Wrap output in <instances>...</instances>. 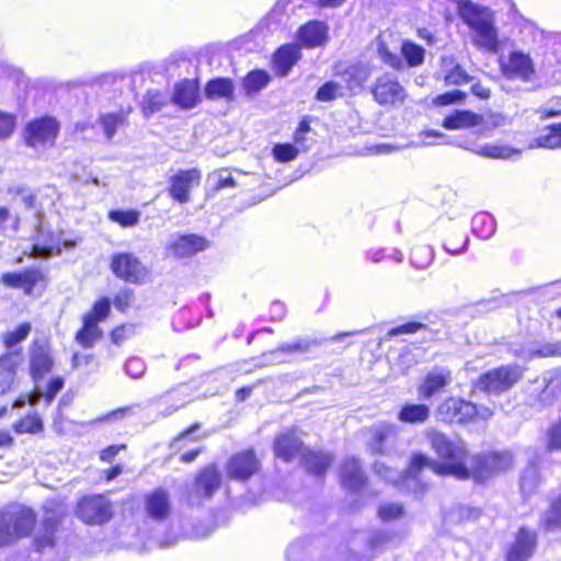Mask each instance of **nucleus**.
Here are the masks:
<instances>
[{
  "label": "nucleus",
  "instance_id": "nucleus-1",
  "mask_svg": "<svg viewBox=\"0 0 561 561\" xmlns=\"http://www.w3.org/2000/svg\"><path fill=\"white\" fill-rule=\"evenodd\" d=\"M428 439L440 461L423 454H415L412 456L404 476L381 461L374 463L375 473L389 483H397L401 478L404 484H416L419 474L424 469L438 476H453L460 480L472 477L476 481L483 482L491 476L508 470L513 466V455L505 450L477 455L472 458L471 468H468L466 465L468 450L463 442L453 440L438 432H432Z\"/></svg>",
  "mask_w": 561,
  "mask_h": 561
},
{
  "label": "nucleus",
  "instance_id": "nucleus-2",
  "mask_svg": "<svg viewBox=\"0 0 561 561\" xmlns=\"http://www.w3.org/2000/svg\"><path fill=\"white\" fill-rule=\"evenodd\" d=\"M69 516L68 506L61 500L47 501L42 506L39 528L31 541L34 552L43 554L58 548L59 534L64 529V522Z\"/></svg>",
  "mask_w": 561,
  "mask_h": 561
},
{
  "label": "nucleus",
  "instance_id": "nucleus-3",
  "mask_svg": "<svg viewBox=\"0 0 561 561\" xmlns=\"http://www.w3.org/2000/svg\"><path fill=\"white\" fill-rule=\"evenodd\" d=\"M37 524V514L31 507H21L16 512L0 511V548L28 538Z\"/></svg>",
  "mask_w": 561,
  "mask_h": 561
},
{
  "label": "nucleus",
  "instance_id": "nucleus-4",
  "mask_svg": "<svg viewBox=\"0 0 561 561\" xmlns=\"http://www.w3.org/2000/svg\"><path fill=\"white\" fill-rule=\"evenodd\" d=\"M75 515L87 526H103L114 517V504L104 493L84 494L77 500Z\"/></svg>",
  "mask_w": 561,
  "mask_h": 561
},
{
  "label": "nucleus",
  "instance_id": "nucleus-5",
  "mask_svg": "<svg viewBox=\"0 0 561 561\" xmlns=\"http://www.w3.org/2000/svg\"><path fill=\"white\" fill-rule=\"evenodd\" d=\"M108 267L117 279L127 284L140 286L151 279L150 268L133 252L113 253Z\"/></svg>",
  "mask_w": 561,
  "mask_h": 561
},
{
  "label": "nucleus",
  "instance_id": "nucleus-6",
  "mask_svg": "<svg viewBox=\"0 0 561 561\" xmlns=\"http://www.w3.org/2000/svg\"><path fill=\"white\" fill-rule=\"evenodd\" d=\"M0 283L4 287L22 290L25 296H34L36 290L39 295L46 290L49 278L44 268L28 266L2 273L0 275Z\"/></svg>",
  "mask_w": 561,
  "mask_h": 561
},
{
  "label": "nucleus",
  "instance_id": "nucleus-7",
  "mask_svg": "<svg viewBox=\"0 0 561 561\" xmlns=\"http://www.w3.org/2000/svg\"><path fill=\"white\" fill-rule=\"evenodd\" d=\"M60 133V123L53 115H42L28 121L23 128V141L33 149L53 147Z\"/></svg>",
  "mask_w": 561,
  "mask_h": 561
},
{
  "label": "nucleus",
  "instance_id": "nucleus-8",
  "mask_svg": "<svg viewBox=\"0 0 561 561\" xmlns=\"http://www.w3.org/2000/svg\"><path fill=\"white\" fill-rule=\"evenodd\" d=\"M522 376L523 368L519 365L501 366L480 375L473 386L483 392L500 393L512 388Z\"/></svg>",
  "mask_w": 561,
  "mask_h": 561
},
{
  "label": "nucleus",
  "instance_id": "nucleus-9",
  "mask_svg": "<svg viewBox=\"0 0 561 561\" xmlns=\"http://www.w3.org/2000/svg\"><path fill=\"white\" fill-rule=\"evenodd\" d=\"M55 367L49 339H34L28 345L27 371L34 383L50 374Z\"/></svg>",
  "mask_w": 561,
  "mask_h": 561
},
{
  "label": "nucleus",
  "instance_id": "nucleus-10",
  "mask_svg": "<svg viewBox=\"0 0 561 561\" xmlns=\"http://www.w3.org/2000/svg\"><path fill=\"white\" fill-rule=\"evenodd\" d=\"M328 339L296 336L291 341L279 344L275 350L263 354L266 364L288 363L294 356L309 354L314 347L322 345Z\"/></svg>",
  "mask_w": 561,
  "mask_h": 561
},
{
  "label": "nucleus",
  "instance_id": "nucleus-11",
  "mask_svg": "<svg viewBox=\"0 0 561 561\" xmlns=\"http://www.w3.org/2000/svg\"><path fill=\"white\" fill-rule=\"evenodd\" d=\"M23 360V348L0 354V398L15 390L19 385V370Z\"/></svg>",
  "mask_w": 561,
  "mask_h": 561
},
{
  "label": "nucleus",
  "instance_id": "nucleus-12",
  "mask_svg": "<svg viewBox=\"0 0 561 561\" xmlns=\"http://www.w3.org/2000/svg\"><path fill=\"white\" fill-rule=\"evenodd\" d=\"M374 100L382 106L400 105L407 98L404 88L392 73H383L377 78L371 88Z\"/></svg>",
  "mask_w": 561,
  "mask_h": 561
},
{
  "label": "nucleus",
  "instance_id": "nucleus-13",
  "mask_svg": "<svg viewBox=\"0 0 561 561\" xmlns=\"http://www.w3.org/2000/svg\"><path fill=\"white\" fill-rule=\"evenodd\" d=\"M201 180L202 173L196 168L179 170L169 179L168 193L179 204H186L192 190L199 186Z\"/></svg>",
  "mask_w": 561,
  "mask_h": 561
},
{
  "label": "nucleus",
  "instance_id": "nucleus-14",
  "mask_svg": "<svg viewBox=\"0 0 561 561\" xmlns=\"http://www.w3.org/2000/svg\"><path fill=\"white\" fill-rule=\"evenodd\" d=\"M260 468L261 463L255 451L253 449H247L236 453L230 457L226 466V471L228 478L244 482L259 472Z\"/></svg>",
  "mask_w": 561,
  "mask_h": 561
},
{
  "label": "nucleus",
  "instance_id": "nucleus-15",
  "mask_svg": "<svg viewBox=\"0 0 561 561\" xmlns=\"http://www.w3.org/2000/svg\"><path fill=\"white\" fill-rule=\"evenodd\" d=\"M477 414V405L459 398H449L438 407V415L446 423H466Z\"/></svg>",
  "mask_w": 561,
  "mask_h": 561
},
{
  "label": "nucleus",
  "instance_id": "nucleus-16",
  "mask_svg": "<svg viewBox=\"0 0 561 561\" xmlns=\"http://www.w3.org/2000/svg\"><path fill=\"white\" fill-rule=\"evenodd\" d=\"M144 507L147 516L156 522H165L172 515L170 494L163 488H154L145 494Z\"/></svg>",
  "mask_w": 561,
  "mask_h": 561
},
{
  "label": "nucleus",
  "instance_id": "nucleus-17",
  "mask_svg": "<svg viewBox=\"0 0 561 561\" xmlns=\"http://www.w3.org/2000/svg\"><path fill=\"white\" fill-rule=\"evenodd\" d=\"M501 67L507 80L519 78L522 81L527 82L535 73L530 56L519 50L512 51L507 60L501 62Z\"/></svg>",
  "mask_w": 561,
  "mask_h": 561
},
{
  "label": "nucleus",
  "instance_id": "nucleus-18",
  "mask_svg": "<svg viewBox=\"0 0 561 561\" xmlns=\"http://www.w3.org/2000/svg\"><path fill=\"white\" fill-rule=\"evenodd\" d=\"M459 146L486 159L513 160L518 159L522 150L506 145L483 144L479 145L470 140H462Z\"/></svg>",
  "mask_w": 561,
  "mask_h": 561
},
{
  "label": "nucleus",
  "instance_id": "nucleus-19",
  "mask_svg": "<svg viewBox=\"0 0 561 561\" xmlns=\"http://www.w3.org/2000/svg\"><path fill=\"white\" fill-rule=\"evenodd\" d=\"M537 546L536 531L520 527L515 540L506 553V561H527L535 552Z\"/></svg>",
  "mask_w": 561,
  "mask_h": 561
},
{
  "label": "nucleus",
  "instance_id": "nucleus-20",
  "mask_svg": "<svg viewBox=\"0 0 561 561\" xmlns=\"http://www.w3.org/2000/svg\"><path fill=\"white\" fill-rule=\"evenodd\" d=\"M273 449L277 459L284 462H290L298 455L304 454V444L296 432L286 431L275 437Z\"/></svg>",
  "mask_w": 561,
  "mask_h": 561
},
{
  "label": "nucleus",
  "instance_id": "nucleus-21",
  "mask_svg": "<svg viewBox=\"0 0 561 561\" xmlns=\"http://www.w3.org/2000/svg\"><path fill=\"white\" fill-rule=\"evenodd\" d=\"M297 36L305 47H319L329 39V26L323 21L312 20L298 28Z\"/></svg>",
  "mask_w": 561,
  "mask_h": 561
},
{
  "label": "nucleus",
  "instance_id": "nucleus-22",
  "mask_svg": "<svg viewBox=\"0 0 561 561\" xmlns=\"http://www.w3.org/2000/svg\"><path fill=\"white\" fill-rule=\"evenodd\" d=\"M301 58L300 47L296 44H285L275 50L272 66L278 77H286Z\"/></svg>",
  "mask_w": 561,
  "mask_h": 561
},
{
  "label": "nucleus",
  "instance_id": "nucleus-23",
  "mask_svg": "<svg viewBox=\"0 0 561 561\" xmlns=\"http://www.w3.org/2000/svg\"><path fill=\"white\" fill-rule=\"evenodd\" d=\"M340 479L344 489L359 491L366 483L360 461L355 457L346 458L340 469Z\"/></svg>",
  "mask_w": 561,
  "mask_h": 561
},
{
  "label": "nucleus",
  "instance_id": "nucleus-24",
  "mask_svg": "<svg viewBox=\"0 0 561 561\" xmlns=\"http://www.w3.org/2000/svg\"><path fill=\"white\" fill-rule=\"evenodd\" d=\"M548 507L540 517V526L547 533L561 530V492L549 494Z\"/></svg>",
  "mask_w": 561,
  "mask_h": 561
},
{
  "label": "nucleus",
  "instance_id": "nucleus-25",
  "mask_svg": "<svg viewBox=\"0 0 561 561\" xmlns=\"http://www.w3.org/2000/svg\"><path fill=\"white\" fill-rule=\"evenodd\" d=\"M450 373L445 368H436L428 373L419 387V396L422 399H430L450 382Z\"/></svg>",
  "mask_w": 561,
  "mask_h": 561
},
{
  "label": "nucleus",
  "instance_id": "nucleus-26",
  "mask_svg": "<svg viewBox=\"0 0 561 561\" xmlns=\"http://www.w3.org/2000/svg\"><path fill=\"white\" fill-rule=\"evenodd\" d=\"M459 15L462 21L471 28L476 30L486 21L493 19L490 9L478 5L471 1H465L459 4Z\"/></svg>",
  "mask_w": 561,
  "mask_h": 561
},
{
  "label": "nucleus",
  "instance_id": "nucleus-27",
  "mask_svg": "<svg viewBox=\"0 0 561 561\" xmlns=\"http://www.w3.org/2000/svg\"><path fill=\"white\" fill-rule=\"evenodd\" d=\"M207 240L196 234L178 237L171 244L172 253L178 257H187L207 248Z\"/></svg>",
  "mask_w": 561,
  "mask_h": 561
},
{
  "label": "nucleus",
  "instance_id": "nucleus-28",
  "mask_svg": "<svg viewBox=\"0 0 561 561\" xmlns=\"http://www.w3.org/2000/svg\"><path fill=\"white\" fill-rule=\"evenodd\" d=\"M333 462V456L324 451L307 450L301 455V463L312 476H323Z\"/></svg>",
  "mask_w": 561,
  "mask_h": 561
},
{
  "label": "nucleus",
  "instance_id": "nucleus-29",
  "mask_svg": "<svg viewBox=\"0 0 561 561\" xmlns=\"http://www.w3.org/2000/svg\"><path fill=\"white\" fill-rule=\"evenodd\" d=\"M272 77L268 71L264 69H253L249 71L241 80V89L245 96L253 98L264 90Z\"/></svg>",
  "mask_w": 561,
  "mask_h": 561
},
{
  "label": "nucleus",
  "instance_id": "nucleus-30",
  "mask_svg": "<svg viewBox=\"0 0 561 561\" xmlns=\"http://www.w3.org/2000/svg\"><path fill=\"white\" fill-rule=\"evenodd\" d=\"M482 121L483 117L474 112L456 110L444 118L443 127L449 130L479 127Z\"/></svg>",
  "mask_w": 561,
  "mask_h": 561
},
{
  "label": "nucleus",
  "instance_id": "nucleus-31",
  "mask_svg": "<svg viewBox=\"0 0 561 561\" xmlns=\"http://www.w3.org/2000/svg\"><path fill=\"white\" fill-rule=\"evenodd\" d=\"M171 100L182 108L193 107L198 101V85L192 80L178 82Z\"/></svg>",
  "mask_w": 561,
  "mask_h": 561
},
{
  "label": "nucleus",
  "instance_id": "nucleus-32",
  "mask_svg": "<svg viewBox=\"0 0 561 561\" xmlns=\"http://www.w3.org/2000/svg\"><path fill=\"white\" fill-rule=\"evenodd\" d=\"M369 440L367 443L368 449L373 454H385L386 448L385 444L388 442L392 436L396 435V427L390 424H376L369 428Z\"/></svg>",
  "mask_w": 561,
  "mask_h": 561
},
{
  "label": "nucleus",
  "instance_id": "nucleus-33",
  "mask_svg": "<svg viewBox=\"0 0 561 561\" xmlns=\"http://www.w3.org/2000/svg\"><path fill=\"white\" fill-rule=\"evenodd\" d=\"M337 75L346 84V89L354 91L360 89L364 82H366L369 77V69L363 64H353L343 71H339Z\"/></svg>",
  "mask_w": 561,
  "mask_h": 561
},
{
  "label": "nucleus",
  "instance_id": "nucleus-34",
  "mask_svg": "<svg viewBox=\"0 0 561 561\" xmlns=\"http://www.w3.org/2000/svg\"><path fill=\"white\" fill-rule=\"evenodd\" d=\"M82 325L77 332L75 333V341L84 350L92 348L98 341H100L103 337V331L102 329L81 318Z\"/></svg>",
  "mask_w": 561,
  "mask_h": 561
},
{
  "label": "nucleus",
  "instance_id": "nucleus-35",
  "mask_svg": "<svg viewBox=\"0 0 561 561\" xmlns=\"http://www.w3.org/2000/svg\"><path fill=\"white\" fill-rule=\"evenodd\" d=\"M187 496L195 500H206L210 496V467L206 466L194 476Z\"/></svg>",
  "mask_w": 561,
  "mask_h": 561
},
{
  "label": "nucleus",
  "instance_id": "nucleus-36",
  "mask_svg": "<svg viewBox=\"0 0 561 561\" xmlns=\"http://www.w3.org/2000/svg\"><path fill=\"white\" fill-rule=\"evenodd\" d=\"M12 430L18 435H34L44 431V422L38 412L32 411L19 417L12 424Z\"/></svg>",
  "mask_w": 561,
  "mask_h": 561
},
{
  "label": "nucleus",
  "instance_id": "nucleus-37",
  "mask_svg": "<svg viewBox=\"0 0 561 561\" xmlns=\"http://www.w3.org/2000/svg\"><path fill=\"white\" fill-rule=\"evenodd\" d=\"M32 331V324L27 321L19 323L13 330L7 331L1 335V344L4 352L14 351L20 343L24 342Z\"/></svg>",
  "mask_w": 561,
  "mask_h": 561
},
{
  "label": "nucleus",
  "instance_id": "nucleus-38",
  "mask_svg": "<svg viewBox=\"0 0 561 561\" xmlns=\"http://www.w3.org/2000/svg\"><path fill=\"white\" fill-rule=\"evenodd\" d=\"M471 229L474 236L488 240L495 233L496 222L489 213H478L471 219Z\"/></svg>",
  "mask_w": 561,
  "mask_h": 561
},
{
  "label": "nucleus",
  "instance_id": "nucleus-39",
  "mask_svg": "<svg viewBox=\"0 0 561 561\" xmlns=\"http://www.w3.org/2000/svg\"><path fill=\"white\" fill-rule=\"evenodd\" d=\"M474 43L486 50H496L497 32L493 19L474 30Z\"/></svg>",
  "mask_w": 561,
  "mask_h": 561
},
{
  "label": "nucleus",
  "instance_id": "nucleus-40",
  "mask_svg": "<svg viewBox=\"0 0 561 561\" xmlns=\"http://www.w3.org/2000/svg\"><path fill=\"white\" fill-rule=\"evenodd\" d=\"M141 213L136 208H114L107 211L110 221L123 229L135 227L140 221Z\"/></svg>",
  "mask_w": 561,
  "mask_h": 561
},
{
  "label": "nucleus",
  "instance_id": "nucleus-41",
  "mask_svg": "<svg viewBox=\"0 0 561 561\" xmlns=\"http://www.w3.org/2000/svg\"><path fill=\"white\" fill-rule=\"evenodd\" d=\"M169 102V99L165 94H163L159 90H147L142 102L140 103V108L142 114L146 117L153 115L154 113L161 111Z\"/></svg>",
  "mask_w": 561,
  "mask_h": 561
},
{
  "label": "nucleus",
  "instance_id": "nucleus-42",
  "mask_svg": "<svg viewBox=\"0 0 561 561\" xmlns=\"http://www.w3.org/2000/svg\"><path fill=\"white\" fill-rule=\"evenodd\" d=\"M111 299L107 296H101L94 300L91 308L82 314V318L99 325L111 316Z\"/></svg>",
  "mask_w": 561,
  "mask_h": 561
},
{
  "label": "nucleus",
  "instance_id": "nucleus-43",
  "mask_svg": "<svg viewBox=\"0 0 561 561\" xmlns=\"http://www.w3.org/2000/svg\"><path fill=\"white\" fill-rule=\"evenodd\" d=\"M430 415V408L423 403L405 404L399 412V420L403 423H423Z\"/></svg>",
  "mask_w": 561,
  "mask_h": 561
},
{
  "label": "nucleus",
  "instance_id": "nucleus-44",
  "mask_svg": "<svg viewBox=\"0 0 561 561\" xmlns=\"http://www.w3.org/2000/svg\"><path fill=\"white\" fill-rule=\"evenodd\" d=\"M130 112V108L127 112H118V113H106L99 117V122L103 127L104 134L107 139H112L117 131L119 126L127 124V115Z\"/></svg>",
  "mask_w": 561,
  "mask_h": 561
},
{
  "label": "nucleus",
  "instance_id": "nucleus-45",
  "mask_svg": "<svg viewBox=\"0 0 561 561\" xmlns=\"http://www.w3.org/2000/svg\"><path fill=\"white\" fill-rule=\"evenodd\" d=\"M539 485V470L530 463L520 474L519 486L524 497L533 495Z\"/></svg>",
  "mask_w": 561,
  "mask_h": 561
},
{
  "label": "nucleus",
  "instance_id": "nucleus-46",
  "mask_svg": "<svg viewBox=\"0 0 561 561\" xmlns=\"http://www.w3.org/2000/svg\"><path fill=\"white\" fill-rule=\"evenodd\" d=\"M535 146L554 149L561 147V124H551L535 139Z\"/></svg>",
  "mask_w": 561,
  "mask_h": 561
},
{
  "label": "nucleus",
  "instance_id": "nucleus-47",
  "mask_svg": "<svg viewBox=\"0 0 561 561\" xmlns=\"http://www.w3.org/2000/svg\"><path fill=\"white\" fill-rule=\"evenodd\" d=\"M434 260V250L431 245H416L411 250L410 263L417 270L428 267Z\"/></svg>",
  "mask_w": 561,
  "mask_h": 561
},
{
  "label": "nucleus",
  "instance_id": "nucleus-48",
  "mask_svg": "<svg viewBox=\"0 0 561 561\" xmlns=\"http://www.w3.org/2000/svg\"><path fill=\"white\" fill-rule=\"evenodd\" d=\"M136 302V294L135 290L130 287H122L119 288L113 296L112 304L114 308L121 312L125 313L130 308L134 307Z\"/></svg>",
  "mask_w": 561,
  "mask_h": 561
},
{
  "label": "nucleus",
  "instance_id": "nucleus-49",
  "mask_svg": "<svg viewBox=\"0 0 561 561\" xmlns=\"http://www.w3.org/2000/svg\"><path fill=\"white\" fill-rule=\"evenodd\" d=\"M401 55L409 67H417L424 61L425 50L413 42L404 41L401 46Z\"/></svg>",
  "mask_w": 561,
  "mask_h": 561
},
{
  "label": "nucleus",
  "instance_id": "nucleus-50",
  "mask_svg": "<svg viewBox=\"0 0 561 561\" xmlns=\"http://www.w3.org/2000/svg\"><path fill=\"white\" fill-rule=\"evenodd\" d=\"M300 152V148L290 142H280L274 145L272 156L275 161L286 163L295 160Z\"/></svg>",
  "mask_w": 561,
  "mask_h": 561
},
{
  "label": "nucleus",
  "instance_id": "nucleus-51",
  "mask_svg": "<svg viewBox=\"0 0 561 561\" xmlns=\"http://www.w3.org/2000/svg\"><path fill=\"white\" fill-rule=\"evenodd\" d=\"M310 540L308 538H300L291 542L286 550V558L288 561H305L310 552Z\"/></svg>",
  "mask_w": 561,
  "mask_h": 561
},
{
  "label": "nucleus",
  "instance_id": "nucleus-52",
  "mask_svg": "<svg viewBox=\"0 0 561 561\" xmlns=\"http://www.w3.org/2000/svg\"><path fill=\"white\" fill-rule=\"evenodd\" d=\"M342 85L333 80L324 82L316 92V100L319 102H331L342 95Z\"/></svg>",
  "mask_w": 561,
  "mask_h": 561
},
{
  "label": "nucleus",
  "instance_id": "nucleus-53",
  "mask_svg": "<svg viewBox=\"0 0 561 561\" xmlns=\"http://www.w3.org/2000/svg\"><path fill=\"white\" fill-rule=\"evenodd\" d=\"M215 96L225 98L229 101L234 96V83L229 78H213V99Z\"/></svg>",
  "mask_w": 561,
  "mask_h": 561
},
{
  "label": "nucleus",
  "instance_id": "nucleus-54",
  "mask_svg": "<svg viewBox=\"0 0 561 561\" xmlns=\"http://www.w3.org/2000/svg\"><path fill=\"white\" fill-rule=\"evenodd\" d=\"M444 81L446 85H461L470 82L471 77L459 64H456L445 71Z\"/></svg>",
  "mask_w": 561,
  "mask_h": 561
},
{
  "label": "nucleus",
  "instance_id": "nucleus-55",
  "mask_svg": "<svg viewBox=\"0 0 561 561\" xmlns=\"http://www.w3.org/2000/svg\"><path fill=\"white\" fill-rule=\"evenodd\" d=\"M416 351H420L419 348ZM421 360V352H413L409 347H404L398 358V366L403 374H407L409 369Z\"/></svg>",
  "mask_w": 561,
  "mask_h": 561
},
{
  "label": "nucleus",
  "instance_id": "nucleus-56",
  "mask_svg": "<svg viewBox=\"0 0 561 561\" xmlns=\"http://www.w3.org/2000/svg\"><path fill=\"white\" fill-rule=\"evenodd\" d=\"M134 324L133 323H121L115 325L108 333V337L111 342L115 345H121L126 340L130 337L133 334Z\"/></svg>",
  "mask_w": 561,
  "mask_h": 561
},
{
  "label": "nucleus",
  "instance_id": "nucleus-57",
  "mask_svg": "<svg viewBox=\"0 0 561 561\" xmlns=\"http://www.w3.org/2000/svg\"><path fill=\"white\" fill-rule=\"evenodd\" d=\"M378 55L381 58V60L392 67L396 70H401L404 67L403 60L401 56L393 54L389 50L387 45L382 42L378 43Z\"/></svg>",
  "mask_w": 561,
  "mask_h": 561
},
{
  "label": "nucleus",
  "instance_id": "nucleus-58",
  "mask_svg": "<svg viewBox=\"0 0 561 561\" xmlns=\"http://www.w3.org/2000/svg\"><path fill=\"white\" fill-rule=\"evenodd\" d=\"M65 379L61 376H53L45 385L43 397L47 403H50L56 398L57 393L64 389Z\"/></svg>",
  "mask_w": 561,
  "mask_h": 561
},
{
  "label": "nucleus",
  "instance_id": "nucleus-59",
  "mask_svg": "<svg viewBox=\"0 0 561 561\" xmlns=\"http://www.w3.org/2000/svg\"><path fill=\"white\" fill-rule=\"evenodd\" d=\"M16 116L12 113L0 111V138H9L15 130Z\"/></svg>",
  "mask_w": 561,
  "mask_h": 561
},
{
  "label": "nucleus",
  "instance_id": "nucleus-60",
  "mask_svg": "<svg viewBox=\"0 0 561 561\" xmlns=\"http://www.w3.org/2000/svg\"><path fill=\"white\" fill-rule=\"evenodd\" d=\"M466 93L460 90L448 91L437 95L433 103L437 106L451 105L463 102Z\"/></svg>",
  "mask_w": 561,
  "mask_h": 561
},
{
  "label": "nucleus",
  "instance_id": "nucleus-61",
  "mask_svg": "<svg viewBox=\"0 0 561 561\" xmlns=\"http://www.w3.org/2000/svg\"><path fill=\"white\" fill-rule=\"evenodd\" d=\"M479 516L480 510L466 505H457L451 512V518H455L457 522L474 520Z\"/></svg>",
  "mask_w": 561,
  "mask_h": 561
},
{
  "label": "nucleus",
  "instance_id": "nucleus-62",
  "mask_svg": "<svg viewBox=\"0 0 561 561\" xmlns=\"http://www.w3.org/2000/svg\"><path fill=\"white\" fill-rule=\"evenodd\" d=\"M403 514V507L400 504L390 503L381 505L378 510V516L383 522H390L399 518Z\"/></svg>",
  "mask_w": 561,
  "mask_h": 561
},
{
  "label": "nucleus",
  "instance_id": "nucleus-63",
  "mask_svg": "<svg viewBox=\"0 0 561 561\" xmlns=\"http://www.w3.org/2000/svg\"><path fill=\"white\" fill-rule=\"evenodd\" d=\"M425 329H426V327L423 323L416 322V321H410V322H407L404 324H401V325H398L396 328H392L388 332V335L389 336H397V335H400V334H412V333H415L417 331L425 330Z\"/></svg>",
  "mask_w": 561,
  "mask_h": 561
},
{
  "label": "nucleus",
  "instance_id": "nucleus-64",
  "mask_svg": "<svg viewBox=\"0 0 561 561\" xmlns=\"http://www.w3.org/2000/svg\"><path fill=\"white\" fill-rule=\"evenodd\" d=\"M238 182L232 175V173L228 170H220L216 174V185L214 187L215 191H219L226 187H234Z\"/></svg>",
  "mask_w": 561,
  "mask_h": 561
}]
</instances>
